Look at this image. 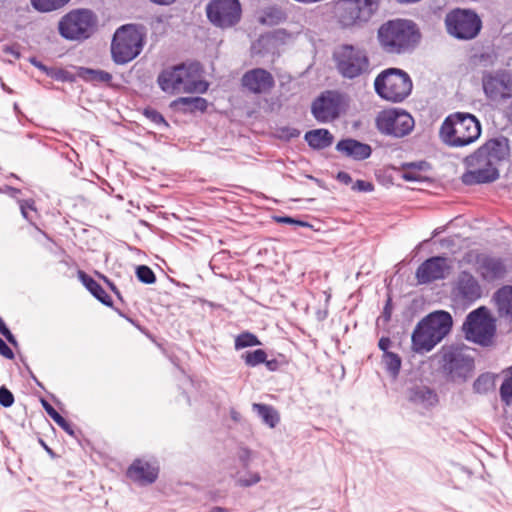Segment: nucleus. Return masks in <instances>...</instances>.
I'll return each instance as SVG.
<instances>
[{
    "label": "nucleus",
    "mask_w": 512,
    "mask_h": 512,
    "mask_svg": "<svg viewBox=\"0 0 512 512\" xmlns=\"http://www.w3.org/2000/svg\"><path fill=\"white\" fill-rule=\"evenodd\" d=\"M5 191L12 197H16L21 193L20 189L11 186H6Z\"/></svg>",
    "instance_id": "57"
},
{
    "label": "nucleus",
    "mask_w": 512,
    "mask_h": 512,
    "mask_svg": "<svg viewBox=\"0 0 512 512\" xmlns=\"http://www.w3.org/2000/svg\"><path fill=\"white\" fill-rule=\"evenodd\" d=\"M280 132H281V137L285 138L287 140L292 139V138H297L300 135V131L297 128H293V127L281 128Z\"/></svg>",
    "instance_id": "47"
},
{
    "label": "nucleus",
    "mask_w": 512,
    "mask_h": 512,
    "mask_svg": "<svg viewBox=\"0 0 512 512\" xmlns=\"http://www.w3.org/2000/svg\"><path fill=\"white\" fill-rule=\"evenodd\" d=\"M40 443L42 444V446L45 448V450L47 451V453H49L50 455H54V452L51 448H49L43 440H40Z\"/></svg>",
    "instance_id": "60"
},
{
    "label": "nucleus",
    "mask_w": 512,
    "mask_h": 512,
    "mask_svg": "<svg viewBox=\"0 0 512 512\" xmlns=\"http://www.w3.org/2000/svg\"><path fill=\"white\" fill-rule=\"evenodd\" d=\"M482 87L487 99L501 102L512 98V73L506 70L485 72L482 75Z\"/></svg>",
    "instance_id": "15"
},
{
    "label": "nucleus",
    "mask_w": 512,
    "mask_h": 512,
    "mask_svg": "<svg viewBox=\"0 0 512 512\" xmlns=\"http://www.w3.org/2000/svg\"><path fill=\"white\" fill-rule=\"evenodd\" d=\"M510 156L509 140L504 136L487 140L473 154L465 158L470 170L461 176L462 183L468 186L485 184L499 178L498 166Z\"/></svg>",
    "instance_id": "1"
},
{
    "label": "nucleus",
    "mask_w": 512,
    "mask_h": 512,
    "mask_svg": "<svg viewBox=\"0 0 512 512\" xmlns=\"http://www.w3.org/2000/svg\"><path fill=\"white\" fill-rule=\"evenodd\" d=\"M238 457H239L240 462L242 463L243 468L248 469L250 459H251V451L247 448H243L239 452Z\"/></svg>",
    "instance_id": "48"
},
{
    "label": "nucleus",
    "mask_w": 512,
    "mask_h": 512,
    "mask_svg": "<svg viewBox=\"0 0 512 512\" xmlns=\"http://www.w3.org/2000/svg\"><path fill=\"white\" fill-rule=\"evenodd\" d=\"M100 277L105 281V283L109 286V288L111 289L112 292H114L116 294V296L121 299V295H120V292L119 290L117 289V287L115 286V284L110 281L106 276L104 275H100Z\"/></svg>",
    "instance_id": "55"
},
{
    "label": "nucleus",
    "mask_w": 512,
    "mask_h": 512,
    "mask_svg": "<svg viewBox=\"0 0 512 512\" xmlns=\"http://www.w3.org/2000/svg\"><path fill=\"white\" fill-rule=\"evenodd\" d=\"M342 97L336 91H324L311 105V113L319 123H328L340 115Z\"/></svg>",
    "instance_id": "17"
},
{
    "label": "nucleus",
    "mask_w": 512,
    "mask_h": 512,
    "mask_svg": "<svg viewBox=\"0 0 512 512\" xmlns=\"http://www.w3.org/2000/svg\"><path fill=\"white\" fill-rule=\"evenodd\" d=\"M465 338L481 346H489L496 333L495 319L489 310L481 306L471 311L463 324Z\"/></svg>",
    "instance_id": "11"
},
{
    "label": "nucleus",
    "mask_w": 512,
    "mask_h": 512,
    "mask_svg": "<svg viewBox=\"0 0 512 512\" xmlns=\"http://www.w3.org/2000/svg\"><path fill=\"white\" fill-rule=\"evenodd\" d=\"M336 150L357 161L369 158L372 153L370 145L352 138L340 140L336 145Z\"/></svg>",
    "instance_id": "23"
},
{
    "label": "nucleus",
    "mask_w": 512,
    "mask_h": 512,
    "mask_svg": "<svg viewBox=\"0 0 512 512\" xmlns=\"http://www.w3.org/2000/svg\"><path fill=\"white\" fill-rule=\"evenodd\" d=\"M404 179L408 180V181H414L416 180V176L414 175V173H410V172H407L403 175Z\"/></svg>",
    "instance_id": "58"
},
{
    "label": "nucleus",
    "mask_w": 512,
    "mask_h": 512,
    "mask_svg": "<svg viewBox=\"0 0 512 512\" xmlns=\"http://www.w3.org/2000/svg\"><path fill=\"white\" fill-rule=\"evenodd\" d=\"M253 411L262 419V421L270 428H274L280 422L278 411L271 405L254 403Z\"/></svg>",
    "instance_id": "28"
},
{
    "label": "nucleus",
    "mask_w": 512,
    "mask_h": 512,
    "mask_svg": "<svg viewBox=\"0 0 512 512\" xmlns=\"http://www.w3.org/2000/svg\"><path fill=\"white\" fill-rule=\"evenodd\" d=\"M440 138L451 147H464L481 135L479 120L470 113L456 112L449 115L440 127Z\"/></svg>",
    "instance_id": "5"
},
{
    "label": "nucleus",
    "mask_w": 512,
    "mask_h": 512,
    "mask_svg": "<svg viewBox=\"0 0 512 512\" xmlns=\"http://www.w3.org/2000/svg\"><path fill=\"white\" fill-rule=\"evenodd\" d=\"M308 145L317 150L325 149L333 143V135L327 129H315L306 132L304 136Z\"/></svg>",
    "instance_id": "27"
},
{
    "label": "nucleus",
    "mask_w": 512,
    "mask_h": 512,
    "mask_svg": "<svg viewBox=\"0 0 512 512\" xmlns=\"http://www.w3.org/2000/svg\"><path fill=\"white\" fill-rule=\"evenodd\" d=\"M447 33L458 40H472L482 29V20L471 9L454 8L444 19Z\"/></svg>",
    "instance_id": "12"
},
{
    "label": "nucleus",
    "mask_w": 512,
    "mask_h": 512,
    "mask_svg": "<svg viewBox=\"0 0 512 512\" xmlns=\"http://www.w3.org/2000/svg\"><path fill=\"white\" fill-rule=\"evenodd\" d=\"M338 73L346 79H356L370 72V60L365 49L351 44L338 46L332 55Z\"/></svg>",
    "instance_id": "6"
},
{
    "label": "nucleus",
    "mask_w": 512,
    "mask_h": 512,
    "mask_svg": "<svg viewBox=\"0 0 512 512\" xmlns=\"http://www.w3.org/2000/svg\"><path fill=\"white\" fill-rule=\"evenodd\" d=\"M143 114L147 119H149L151 122H153L154 124H156L158 126H160V125H162L164 127L169 126L167 121L162 116V114L153 108H146L144 110Z\"/></svg>",
    "instance_id": "39"
},
{
    "label": "nucleus",
    "mask_w": 512,
    "mask_h": 512,
    "mask_svg": "<svg viewBox=\"0 0 512 512\" xmlns=\"http://www.w3.org/2000/svg\"><path fill=\"white\" fill-rule=\"evenodd\" d=\"M78 278L85 286V288L102 304L112 307L113 301L111 297L105 292L102 286L95 281L91 276L86 274L84 271H78Z\"/></svg>",
    "instance_id": "26"
},
{
    "label": "nucleus",
    "mask_w": 512,
    "mask_h": 512,
    "mask_svg": "<svg viewBox=\"0 0 512 512\" xmlns=\"http://www.w3.org/2000/svg\"><path fill=\"white\" fill-rule=\"evenodd\" d=\"M267 354L262 349H257L254 351H247L242 354V359L245 364L249 367H255L259 364L266 362Z\"/></svg>",
    "instance_id": "36"
},
{
    "label": "nucleus",
    "mask_w": 512,
    "mask_h": 512,
    "mask_svg": "<svg viewBox=\"0 0 512 512\" xmlns=\"http://www.w3.org/2000/svg\"><path fill=\"white\" fill-rule=\"evenodd\" d=\"M379 0H339L335 16L342 28L361 27L376 13Z\"/></svg>",
    "instance_id": "10"
},
{
    "label": "nucleus",
    "mask_w": 512,
    "mask_h": 512,
    "mask_svg": "<svg viewBox=\"0 0 512 512\" xmlns=\"http://www.w3.org/2000/svg\"><path fill=\"white\" fill-rule=\"evenodd\" d=\"M0 354L9 360L14 359L13 351L2 338H0Z\"/></svg>",
    "instance_id": "50"
},
{
    "label": "nucleus",
    "mask_w": 512,
    "mask_h": 512,
    "mask_svg": "<svg viewBox=\"0 0 512 512\" xmlns=\"http://www.w3.org/2000/svg\"><path fill=\"white\" fill-rule=\"evenodd\" d=\"M14 395L13 393L6 387L1 386L0 387V405L9 408L14 403Z\"/></svg>",
    "instance_id": "40"
},
{
    "label": "nucleus",
    "mask_w": 512,
    "mask_h": 512,
    "mask_svg": "<svg viewBox=\"0 0 512 512\" xmlns=\"http://www.w3.org/2000/svg\"><path fill=\"white\" fill-rule=\"evenodd\" d=\"M144 34L132 24L118 28L111 43L112 59L116 64H126L142 51Z\"/></svg>",
    "instance_id": "9"
},
{
    "label": "nucleus",
    "mask_w": 512,
    "mask_h": 512,
    "mask_svg": "<svg viewBox=\"0 0 512 512\" xmlns=\"http://www.w3.org/2000/svg\"><path fill=\"white\" fill-rule=\"evenodd\" d=\"M408 400L424 408H431L438 404L439 398L432 388L424 385H416L408 390Z\"/></svg>",
    "instance_id": "24"
},
{
    "label": "nucleus",
    "mask_w": 512,
    "mask_h": 512,
    "mask_svg": "<svg viewBox=\"0 0 512 512\" xmlns=\"http://www.w3.org/2000/svg\"><path fill=\"white\" fill-rule=\"evenodd\" d=\"M501 399L507 403L512 399V381L506 379L500 387Z\"/></svg>",
    "instance_id": "41"
},
{
    "label": "nucleus",
    "mask_w": 512,
    "mask_h": 512,
    "mask_svg": "<svg viewBox=\"0 0 512 512\" xmlns=\"http://www.w3.org/2000/svg\"><path fill=\"white\" fill-rule=\"evenodd\" d=\"M173 104L175 106H182L184 113L204 112L208 107L207 100L202 97H180Z\"/></svg>",
    "instance_id": "29"
},
{
    "label": "nucleus",
    "mask_w": 512,
    "mask_h": 512,
    "mask_svg": "<svg viewBox=\"0 0 512 512\" xmlns=\"http://www.w3.org/2000/svg\"><path fill=\"white\" fill-rule=\"evenodd\" d=\"M337 179L343 184H350L352 182V178L349 173L341 171L337 174Z\"/></svg>",
    "instance_id": "54"
},
{
    "label": "nucleus",
    "mask_w": 512,
    "mask_h": 512,
    "mask_svg": "<svg viewBox=\"0 0 512 512\" xmlns=\"http://www.w3.org/2000/svg\"><path fill=\"white\" fill-rule=\"evenodd\" d=\"M384 310L386 313H389V310H387V307H384Z\"/></svg>",
    "instance_id": "63"
},
{
    "label": "nucleus",
    "mask_w": 512,
    "mask_h": 512,
    "mask_svg": "<svg viewBox=\"0 0 512 512\" xmlns=\"http://www.w3.org/2000/svg\"><path fill=\"white\" fill-rule=\"evenodd\" d=\"M69 2L70 0H30L31 6L41 13L59 10Z\"/></svg>",
    "instance_id": "32"
},
{
    "label": "nucleus",
    "mask_w": 512,
    "mask_h": 512,
    "mask_svg": "<svg viewBox=\"0 0 512 512\" xmlns=\"http://www.w3.org/2000/svg\"><path fill=\"white\" fill-rule=\"evenodd\" d=\"M136 276L140 282L145 284H153L156 281L153 270L146 265H140L136 268Z\"/></svg>",
    "instance_id": "38"
},
{
    "label": "nucleus",
    "mask_w": 512,
    "mask_h": 512,
    "mask_svg": "<svg viewBox=\"0 0 512 512\" xmlns=\"http://www.w3.org/2000/svg\"><path fill=\"white\" fill-rule=\"evenodd\" d=\"M495 388V375L486 372L480 374L473 383V391L477 394H487Z\"/></svg>",
    "instance_id": "31"
},
{
    "label": "nucleus",
    "mask_w": 512,
    "mask_h": 512,
    "mask_svg": "<svg viewBox=\"0 0 512 512\" xmlns=\"http://www.w3.org/2000/svg\"><path fill=\"white\" fill-rule=\"evenodd\" d=\"M211 23L220 28H229L240 21L241 5L238 0H212L206 8Z\"/></svg>",
    "instance_id": "16"
},
{
    "label": "nucleus",
    "mask_w": 512,
    "mask_h": 512,
    "mask_svg": "<svg viewBox=\"0 0 512 512\" xmlns=\"http://www.w3.org/2000/svg\"><path fill=\"white\" fill-rule=\"evenodd\" d=\"M266 16L270 19L271 23H279L286 19L285 13L278 8H270L266 12Z\"/></svg>",
    "instance_id": "44"
},
{
    "label": "nucleus",
    "mask_w": 512,
    "mask_h": 512,
    "mask_svg": "<svg viewBox=\"0 0 512 512\" xmlns=\"http://www.w3.org/2000/svg\"><path fill=\"white\" fill-rule=\"evenodd\" d=\"M127 477L142 485L152 484L158 477V469L147 461L136 459L128 468Z\"/></svg>",
    "instance_id": "22"
},
{
    "label": "nucleus",
    "mask_w": 512,
    "mask_h": 512,
    "mask_svg": "<svg viewBox=\"0 0 512 512\" xmlns=\"http://www.w3.org/2000/svg\"><path fill=\"white\" fill-rule=\"evenodd\" d=\"M384 310L386 313H389V310H387V307H384Z\"/></svg>",
    "instance_id": "64"
},
{
    "label": "nucleus",
    "mask_w": 512,
    "mask_h": 512,
    "mask_svg": "<svg viewBox=\"0 0 512 512\" xmlns=\"http://www.w3.org/2000/svg\"><path fill=\"white\" fill-rule=\"evenodd\" d=\"M449 260L443 256L428 258L419 265L415 277L418 284H429L446 277L450 270Z\"/></svg>",
    "instance_id": "18"
},
{
    "label": "nucleus",
    "mask_w": 512,
    "mask_h": 512,
    "mask_svg": "<svg viewBox=\"0 0 512 512\" xmlns=\"http://www.w3.org/2000/svg\"><path fill=\"white\" fill-rule=\"evenodd\" d=\"M198 64L181 63L163 69L158 77L157 83L162 91L168 94L200 93L208 90L209 84L200 79Z\"/></svg>",
    "instance_id": "3"
},
{
    "label": "nucleus",
    "mask_w": 512,
    "mask_h": 512,
    "mask_svg": "<svg viewBox=\"0 0 512 512\" xmlns=\"http://www.w3.org/2000/svg\"><path fill=\"white\" fill-rule=\"evenodd\" d=\"M19 203H20V211H21L22 216L26 220H28L29 222L32 223V218L29 215L28 209L32 210V211H36L35 206H34V201L33 200H22Z\"/></svg>",
    "instance_id": "42"
},
{
    "label": "nucleus",
    "mask_w": 512,
    "mask_h": 512,
    "mask_svg": "<svg viewBox=\"0 0 512 512\" xmlns=\"http://www.w3.org/2000/svg\"><path fill=\"white\" fill-rule=\"evenodd\" d=\"M42 403L45 411L54 420V422L69 435L73 436L74 430L72 425L63 416H61L47 401L43 400Z\"/></svg>",
    "instance_id": "33"
},
{
    "label": "nucleus",
    "mask_w": 512,
    "mask_h": 512,
    "mask_svg": "<svg viewBox=\"0 0 512 512\" xmlns=\"http://www.w3.org/2000/svg\"><path fill=\"white\" fill-rule=\"evenodd\" d=\"M29 62L34 66L36 67L37 69H39L40 71H42L43 73L47 74L48 70H49V67H47L46 65H44L41 61H39L36 57H31L29 59Z\"/></svg>",
    "instance_id": "51"
},
{
    "label": "nucleus",
    "mask_w": 512,
    "mask_h": 512,
    "mask_svg": "<svg viewBox=\"0 0 512 512\" xmlns=\"http://www.w3.org/2000/svg\"><path fill=\"white\" fill-rule=\"evenodd\" d=\"M452 317L446 311H436L423 318L412 333V348L417 353L431 351L451 330Z\"/></svg>",
    "instance_id": "4"
},
{
    "label": "nucleus",
    "mask_w": 512,
    "mask_h": 512,
    "mask_svg": "<svg viewBox=\"0 0 512 512\" xmlns=\"http://www.w3.org/2000/svg\"><path fill=\"white\" fill-rule=\"evenodd\" d=\"M261 345L258 337L251 332H243L235 338L234 347L236 350H241L246 347Z\"/></svg>",
    "instance_id": "35"
},
{
    "label": "nucleus",
    "mask_w": 512,
    "mask_h": 512,
    "mask_svg": "<svg viewBox=\"0 0 512 512\" xmlns=\"http://www.w3.org/2000/svg\"><path fill=\"white\" fill-rule=\"evenodd\" d=\"M236 485L240 487H251L261 481L258 472H247L245 475L236 474Z\"/></svg>",
    "instance_id": "37"
},
{
    "label": "nucleus",
    "mask_w": 512,
    "mask_h": 512,
    "mask_svg": "<svg viewBox=\"0 0 512 512\" xmlns=\"http://www.w3.org/2000/svg\"><path fill=\"white\" fill-rule=\"evenodd\" d=\"M267 369L270 371H276L279 368V362L276 359L267 360L264 362Z\"/></svg>",
    "instance_id": "56"
},
{
    "label": "nucleus",
    "mask_w": 512,
    "mask_h": 512,
    "mask_svg": "<svg viewBox=\"0 0 512 512\" xmlns=\"http://www.w3.org/2000/svg\"><path fill=\"white\" fill-rule=\"evenodd\" d=\"M491 58V55L488 53H483L480 55V60L487 61Z\"/></svg>",
    "instance_id": "62"
},
{
    "label": "nucleus",
    "mask_w": 512,
    "mask_h": 512,
    "mask_svg": "<svg viewBox=\"0 0 512 512\" xmlns=\"http://www.w3.org/2000/svg\"><path fill=\"white\" fill-rule=\"evenodd\" d=\"M275 219L278 223L295 225V226H300V227H310L309 223L302 221V220L294 219L289 216L276 217Z\"/></svg>",
    "instance_id": "45"
},
{
    "label": "nucleus",
    "mask_w": 512,
    "mask_h": 512,
    "mask_svg": "<svg viewBox=\"0 0 512 512\" xmlns=\"http://www.w3.org/2000/svg\"><path fill=\"white\" fill-rule=\"evenodd\" d=\"M46 75L59 81H66L69 79V73L66 70L60 68L49 67Z\"/></svg>",
    "instance_id": "43"
},
{
    "label": "nucleus",
    "mask_w": 512,
    "mask_h": 512,
    "mask_svg": "<svg viewBox=\"0 0 512 512\" xmlns=\"http://www.w3.org/2000/svg\"><path fill=\"white\" fill-rule=\"evenodd\" d=\"M454 292L463 301L473 303L482 296L478 280L468 271H461L455 282Z\"/></svg>",
    "instance_id": "20"
},
{
    "label": "nucleus",
    "mask_w": 512,
    "mask_h": 512,
    "mask_svg": "<svg viewBox=\"0 0 512 512\" xmlns=\"http://www.w3.org/2000/svg\"><path fill=\"white\" fill-rule=\"evenodd\" d=\"M476 272L482 280L494 282L504 278L506 267L500 258L481 255L476 258Z\"/></svg>",
    "instance_id": "21"
},
{
    "label": "nucleus",
    "mask_w": 512,
    "mask_h": 512,
    "mask_svg": "<svg viewBox=\"0 0 512 512\" xmlns=\"http://www.w3.org/2000/svg\"><path fill=\"white\" fill-rule=\"evenodd\" d=\"M506 113H507V116L509 117V119L512 121V101L508 105V107L506 109Z\"/></svg>",
    "instance_id": "59"
},
{
    "label": "nucleus",
    "mask_w": 512,
    "mask_h": 512,
    "mask_svg": "<svg viewBox=\"0 0 512 512\" xmlns=\"http://www.w3.org/2000/svg\"><path fill=\"white\" fill-rule=\"evenodd\" d=\"M352 188L357 191L370 192L373 190V184L364 180H357Z\"/></svg>",
    "instance_id": "49"
},
{
    "label": "nucleus",
    "mask_w": 512,
    "mask_h": 512,
    "mask_svg": "<svg viewBox=\"0 0 512 512\" xmlns=\"http://www.w3.org/2000/svg\"><path fill=\"white\" fill-rule=\"evenodd\" d=\"M0 333L7 339V341L9 343H11L12 345H17L16 338L11 333V331L8 329V327L6 326L5 322L3 321V319L1 317H0Z\"/></svg>",
    "instance_id": "46"
},
{
    "label": "nucleus",
    "mask_w": 512,
    "mask_h": 512,
    "mask_svg": "<svg viewBox=\"0 0 512 512\" xmlns=\"http://www.w3.org/2000/svg\"><path fill=\"white\" fill-rule=\"evenodd\" d=\"M78 76L92 83H109L112 80V75L109 72L85 67L79 68Z\"/></svg>",
    "instance_id": "30"
},
{
    "label": "nucleus",
    "mask_w": 512,
    "mask_h": 512,
    "mask_svg": "<svg viewBox=\"0 0 512 512\" xmlns=\"http://www.w3.org/2000/svg\"><path fill=\"white\" fill-rule=\"evenodd\" d=\"M376 125L383 134L403 137L412 131L414 119L404 110L391 109L382 111L377 116Z\"/></svg>",
    "instance_id": "14"
},
{
    "label": "nucleus",
    "mask_w": 512,
    "mask_h": 512,
    "mask_svg": "<svg viewBox=\"0 0 512 512\" xmlns=\"http://www.w3.org/2000/svg\"><path fill=\"white\" fill-rule=\"evenodd\" d=\"M241 86L252 94H266L275 86V80L268 70L253 68L242 75Z\"/></svg>",
    "instance_id": "19"
},
{
    "label": "nucleus",
    "mask_w": 512,
    "mask_h": 512,
    "mask_svg": "<svg viewBox=\"0 0 512 512\" xmlns=\"http://www.w3.org/2000/svg\"><path fill=\"white\" fill-rule=\"evenodd\" d=\"M500 317L512 320V286L505 285L498 289L493 296Z\"/></svg>",
    "instance_id": "25"
},
{
    "label": "nucleus",
    "mask_w": 512,
    "mask_h": 512,
    "mask_svg": "<svg viewBox=\"0 0 512 512\" xmlns=\"http://www.w3.org/2000/svg\"><path fill=\"white\" fill-rule=\"evenodd\" d=\"M97 15L89 9H73L61 17L58 23L59 34L66 40L83 41L97 30Z\"/></svg>",
    "instance_id": "7"
},
{
    "label": "nucleus",
    "mask_w": 512,
    "mask_h": 512,
    "mask_svg": "<svg viewBox=\"0 0 512 512\" xmlns=\"http://www.w3.org/2000/svg\"><path fill=\"white\" fill-rule=\"evenodd\" d=\"M3 51L6 54L12 55L15 59H19L21 57V53H20L18 47H16V46H5L3 48Z\"/></svg>",
    "instance_id": "52"
},
{
    "label": "nucleus",
    "mask_w": 512,
    "mask_h": 512,
    "mask_svg": "<svg viewBox=\"0 0 512 512\" xmlns=\"http://www.w3.org/2000/svg\"><path fill=\"white\" fill-rule=\"evenodd\" d=\"M421 33L418 26L408 19L388 20L377 30V41L388 55L411 53L419 44Z\"/></svg>",
    "instance_id": "2"
},
{
    "label": "nucleus",
    "mask_w": 512,
    "mask_h": 512,
    "mask_svg": "<svg viewBox=\"0 0 512 512\" xmlns=\"http://www.w3.org/2000/svg\"><path fill=\"white\" fill-rule=\"evenodd\" d=\"M382 362L387 372L393 378H396L400 372L402 363L400 356L393 352H386V354H383Z\"/></svg>",
    "instance_id": "34"
},
{
    "label": "nucleus",
    "mask_w": 512,
    "mask_h": 512,
    "mask_svg": "<svg viewBox=\"0 0 512 512\" xmlns=\"http://www.w3.org/2000/svg\"><path fill=\"white\" fill-rule=\"evenodd\" d=\"M412 86L408 73L398 68L382 71L374 81L376 93L381 98L394 103L406 99L412 91Z\"/></svg>",
    "instance_id": "8"
},
{
    "label": "nucleus",
    "mask_w": 512,
    "mask_h": 512,
    "mask_svg": "<svg viewBox=\"0 0 512 512\" xmlns=\"http://www.w3.org/2000/svg\"><path fill=\"white\" fill-rule=\"evenodd\" d=\"M441 369L450 381L465 382L474 369V359L464 348L449 347L441 351Z\"/></svg>",
    "instance_id": "13"
},
{
    "label": "nucleus",
    "mask_w": 512,
    "mask_h": 512,
    "mask_svg": "<svg viewBox=\"0 0 512 512\" xmlns=\"http://www.w3.org/2000/svg\"><path fill=\"white\" fill-rule=\"evenodd\" d=\"M391 345V340L388 337H382L380 338L378 342V347L383 351V354H386L388 351V348Z\"/></svg>",
    "instance_id": "53"
},
{
    "label": "nucleus",
    "mask_w": 512,
    "mask_h": 512,
    "mask_svg": "<svg viewBox=\"0 0 512 512\" xmlns=\"http://www.w3.org/2000/svg\"><path fill=\"white\" fill-rule=\"evenodd\" d=\"M209 512H228L225 508L215 506Z\"/></svg>",
    "instance_id": "61"
}]
</instances>
